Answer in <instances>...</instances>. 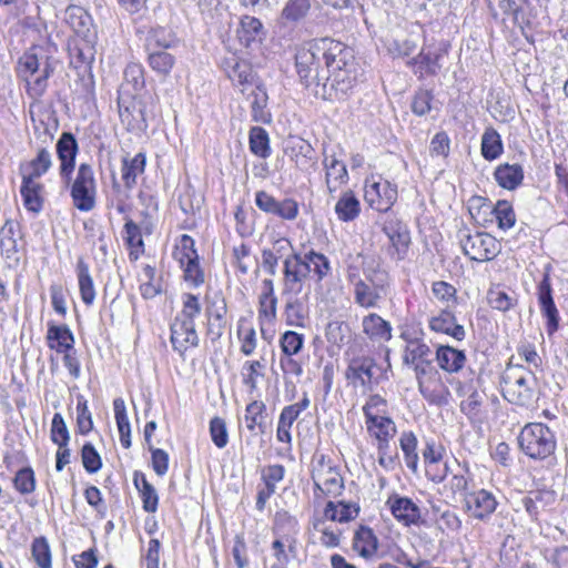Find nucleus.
I'll return each mask as SVG.
<instances>
[{
  "mask_svg": "<svg viewBox=\"0 0 568 568\" xmlns=\"http://www.w3.org/2000/svg\"><path fill=\"white\" fill-rule=\"evenodd\" d=\"M440 53L437 52H425L422 50L416 57L410 59L407 64L413 68L415 74H419L420 78L425 75H435L442 69L439 60Z\"/></svg>",
  "mask_w": 568,
  "mask_h": 568,
  "instance_id": "26",
  "label": "nucleus"
},
{
  "mask_svg": "<svg viewBox=\"0 0 568 568\" xmlns=\"http://www.w3.org/2000/svg\"><path fill=\"white\" fill-rule=\"evenodd\" d=\"M436 359L442 369L448 373H456L463 368L466 356L463 351L442 345L436 351Z\"/></svg>",
  "mask_w": 568,
  "mask_h": 568,
  "instance_id": "30",
  "label": "nucleus"
},
{
  "mask_svg": "<svg viewBox=\"0 0 568 568\" xmlns=\"http://www.w3.org/2000/svg\"><path fill=\"white\" fill-rule=\"evenodd\" d=\"M225 71L229 79L237 84L248 83L252 78V69L246 61L231 58L225 62Z\"/></svg>",
  "mask_w": 568,
  "mask_h": 568,
  "instance_id": "47",
  "label": "nucleus"
},
{
  "mask_svg": "<svg viewBox=\"0 0 568 568\" xmlns=\"http://www.w3.org/2000/svg\"><path fill=\"white\" fill-rule=\"evenodd\" d=\"M331 272V262L323 253H290L283 260V294H301L307 278L320 283Z\"/></svg>",
  "mask_w": 568,
  "mask_h": 568,
  "instance_id": "2",
  "label": "nucleus"
},
{
  "mask_svg": "<svg viewBox=\"0 0 568 568\" xmlns=\"http://www.w3.org/2000/svg\"><path fill=\"white\" fill-rule=\"evenodd\" d=\"M312 479L315 489L323 496H337L344 488V480L338 468L325 462L323 457L314 466Z\"/></svg>",
  "mask_w": 568,
  "mask_h": 568,
  "instance_id": "11",
  "label": "nucleus"
},
{
  "mask_svg": "<svg viewBox=\"0 0 568 568\" xmlns=\"http://www.w3.org/2000/svg\"><path fill=\"white\" fill-rule=\"evenodd\" d=\"M13 229L14 224L12 222H6L0 232V247L7 258L19 261L17 256L19 252L18 241L13 237Z\"/></svg>",
  "mask_w": 568,
  "mask_h": 568,
  "instance_id": "50",
  "label": "nucleus"
},
{
  "mask_svg": "<svg viewBox=\"0 0 568 568\" xmlns=\"http://www.w3.org/2000/svg\"><path fill=\"white\" fill-rule=\"evenodd\" d=\"M487 298L489 305L493 308L498 310L500 312L509 311L517 303V300L515 297L508 295L506 292L499 288L489 290Z\"/></svg>",
  "mask_w": 568,
  "mask_h": 568,
  "instance_id": "57",
  "label": "nucleus"
},
{
  "mask_svg": "<svg viewBox=\"0 0 568 568\" xmlns=\"http://www.w3.org/2000/svg\"><path fill=\"white\" fill-rule=\"evenodd\" d=\"M460 245L464 254L476 262L491 261L499 253L497 240L488 233L466 234Z\"/></svg>",
  "mask_w": 568,
  "mask_h": 568,
  "instance_id": "10",
  "label": "nucleus"
},
{
  "mask_svg": "<svg viewBox=\"0 0 568 568\" xmlns=\"http://www.w3.org/2000/svg\"><path fill=\"white\" fill-rule=\"evenodd\" d=\"M301 81L323 100H343L357 79L353 50L331 38L311 40L295 53Z\"/></svg>",
  "mask_w": 568,
  "mask_h": 568,
  "instance_id": "1",
  "label": "nucleus"
},
{
  "mask_svg": "<svg viewBox=\"0 0 568 568\" xmlns=\"http://www.w3.org/2000/svg\"><path fill=\"white\" fill-rule=\"evenodd\" d=\"M386 505L396 520L404 526L417 525L420 520L419 507L408 497L393 495L388 497Z\"/></svg>",
  "mask_w": 568,
  "mask_h": 568,
  "instance_id": "18",
  "label": "nucleus"
},
{
  "mask_svg": "<svg viewBox=\"0 0 568 568\" xmlns=\"http://www.w3.org/2000/svg\"><path fill=\"white\" fill-rule=\"evenodd\" d=\"M493 213L497 220L498 227L500 230H509L511 229L516 223V214L507 201H498L495 205Z\"/></svg>",
  "mask_w": 568,
  "mask_h": 568,
  "instance_id": "54",
  "label": "nucleus"
},
{
  "mask_svg": "<svg viewBox=\"0 0 568 568\" xmlns=\"http://www.w3.org/2000/svg\"><path fill=\"white\" fill-rule=\"evenodd\" d=\"M75 272L81 300L87 306H91L94 303L97 292L89 265L82 257L78 260Z\"/></svg>",
  "mask_w": 568,
  "mask_h": 568,
  "instance_id": "29",
  "label": "nucleus"
},
{
  "mask_svg": "<svg viewBox=\"0 0 568 568\" xmlns=\"http://www.w3.org/2000/svg\"><path fill=\"white\" fill-rule=\"evenodd\" d=\"M311 9V0H287L282 9L280 23L295 24L302 21Z\"/></svg>",
  "mask_w": 568,
  "mask_h": 568,
  "instance_id": "35",
  "label": "nucleus"
},
{
  "mask_svg": "<svg viewBox=\"0 0 568 568\" xmlns=\"http://www.w3.org/2000/svg\"><path fill=\"white\" fill-rule=\"evenodd\" d=\"M417 443V437L413 432H403L399 437V446L404 454L405 464L413 473H417L418 469Z\"/></svg>",
  "mask_w": 568,
  "mask_h": 568,
  "instance_id": "41",
  "label": "nucleus"
},
{
  "mask_svg": "<svg viewBox=\"0 0 568 568\" xmlns=\"http://www.w3.org/2000/svg\"><path fill=\"white\" fill-rule=\"evenodd\" d=\"M463 504L466 514L480 521L488 520L498 506L496 496L484 488L466 493Z\"/></svg>",
  "mask_w": 568,
  "mask_h": 568,
  "instance_id": "12",
  "label": "nucleus"
},
{
  "mask_svg": "<svg viewBox=\"0 0 568 568\" xmlns=\"http://www.w3.org/2000/svg\"><path fill=\"white\" fill-rule=\"evenodd\" d=\"M183 308L171 324V343L173 348L183 354L190 347L199 345L194 320L201 313L197 296L185 293L182 296Z\"/></svg>",
  "mask_w": 568,
  "mask_h": 568,
  "instance_id": "4",
  "label": "nucleus"
},
{
  "mask_svg": "<svg viewBox=\"0 0 568 568\" xmlns=\"http://www.w3.org/2000/svg\"><path fill=\"white\" fill-rule=\"evenodd\" d=\"M82 464L90 474L97 473L102 466L101 457L91 443H87L81 452Z\"/></svg>",
  "mask_w": 568,
  "mask_h": 568,
  "instance_id": "63",
  "label": "nucleus"
},
{
  "mask_svg": "<svg viewBox=\"0 0 568 568\" xmlns=\"http://www.w3.org/2000/svg\"><path fill=\"white\" fill-rule=\"evenodd\" d=\"M58 60L42 48H31L18 62V73L27 82L31 98H40L47 90L48 79L53 74Z\"/></svg>",
  "mask_w": 568,
  "mask_h": 568,
  "instance_id": "3",
  "label": "nucleus"
},
{
  "mask_svg": "<svg viewBox=\"0 0 568 568\" xmlns=\"http://www.w3.org/2000/svg\"><path fill=\"white\" fill-rule=\"evenodd\" d=\"M365 427L368 436L374 442L379 439L394 438L397 433L395 422L389 416L372 422H366Z\"/></svg>",
  "mask_w": 568,
  "mask_h": 568,
  "instance_id": "42",
  "label": "nucleus"
},
{
  "mask_svg": "<svg viewBox=\"0 0 568 568\" xmlns=\"http://www.w3.org/2000/svg\"><path fill=\"white\" fill-rule=\"evenodd\" d=\"M78 153V142L70 132H63L57 143V154L60 160V175L64 180H70L74 170L75 155Z\"/></svg>",
  "mask_w": 568,
  "mask_h": 568,
  "instance_id": "19",
  "label": "nucleus"
},
{
  "mask_svg": "<svg viewBox=\"0 0 568 568\" xmlns=\"http://www.w3.org/2000/svg\"><path fill=\"white\" fill-rule=\"evenodd\" d=\"M148 61L153 71L168 75L175 63V58L166 50H156L148 51Z\"/></svg>",
  "mask_w": 568,
  "mask_h": 568,
  "instance_id": "49",
  "label": "nucleus"
},
{
  "mask_svg": "<svg viewBox=\"0 0 568 568\" xmlns=\"http://www.w3.org/2000/svg\"><path fill=\"white\" fill-rule=\"evenodd\" d=\"M535 372L525 371L523 366H517L514 371L507 374L506 384V398L516 405L528 406L532 403L535 392L530 386L535 382Z\"/></svg>",
  "mask_w": 568,
  "mask_h": 568,
  "instance_id": "9",
  "label": "nucleus"
},
{
  "mask_svg": "<svg viewBox=\"0 0 568 568\" xmlns=\"http://www.w3.org/2000/svg\"><path fill=\"white\" fill-rule=\"evenodd\" d=\"M537 295L540 312L547 318V333L551 335L559 327L560 316L552 298V288L548 273L544 274L542 280L538 284Z\"/></svg>",
  "mask_w": 568,
  "mask_h": 568,
  "instance_id": "16",
  "label": "nucleus"
},
{
  "mask_svg": "<svg viewBox=\"0 0 568 568\" xmlns=\"http://www.w3.org/2000/svg\"><path fill=\"white\" fill-rule=\"evenodd\" d=\"M32 558L40 568H51V551L48 540L44 537L36 538L31 546Z\"/></svg>",
  "mask_w": 568,
  "mask_h": 568,
  "instance_id": "56",
  "label": "nucleus"
},
{
  "mask_svg": "<svg viewBox=\"0 0 568 568\" xmlns=\"http://www.w3.org/2000/svg\"><path fill=\"white\" fill-rule=\"evenodd\" d=\"M323 166L325 170V182L328 192H336L348 181V172L343 161L333 154L324 152Z\"/></svg>",
  "mask_w": 568,
  "mask_h": 568,
  "instance_id": "20",
  "label": "nucleus"
},
{
  "mask_svg": "<svg viewBox=\"0 0 568 568\" xmlns=\"http://www.w3.org/2000/svg\"><path fill=\"white\" fill-rule=\"evenodd\" d=\"M376 369L378 368L373 358L358 356L349 361L345 376L354 386L371 389Z\"/></svg>",
  "mask_w": 568,
  "mask_h": 568,
  "instance_id": "17",
  "label": "nucleus"
},
{
  "mask_svg": "<svg viewBox=\"0 0 568 568\" xmlns=\"http://www.w3.org/2000/svg\"><path fill=\"white\" fill-rule=\"evenodd\" d=\"M72 204L81 212H90L95 207L97 181L93 169L88 163H81L75 179L70 187Z\"/></svg>",
  "mask_w": 568,
  "mask_h": 568,
  "instance_id": "7",
  "label": "nucleus"
},
{
  "mask_svg": "<svg viewBox=\"0 0 568 568\" xmlns=\"http://www.w3.org/2000/svg\"><path fill=\"white\" fill-rule=\"evenodd\" d=\"M417 45V40L413 38L395 39L387 44V51L393 58H403L410 55Z\"/></svg>",
  "mask_w": 568,
  "mask_h": 568,
  "instance_id": "58",
  "label": "nucleus"
},
{
  "mask_svg": "<svg viewBox=\"0 0 568 568\" xmlns=\"http://www.w3.org/2000/svg\"><path fill=\"white\" fill-rule=\"evenodd\" d=\"M145 155L136 153L133 158H123L122 161V180L128 189H132L136 184V178L144 172Z\"/></svg>",
  "mask_w": 568,
  "mask_h": 568,
  "instance_id": "36",
  "label": "nucleus"
},
{
  "mask_svg": "<svg viewBox=\"0 0 568 568\" xmlns=\"http://www.w3.org/2000/svg\"><path fill=\"white\" fill-rule=\"evenodd\" d=\"M237 337L241 343V352L245 356L252 355L257 346L256 331L254 326L244 318L239 321Z\"/></svg>",
  "mask_w": 568,
  "mask_h": 568,
  "instance_id": "45",
  "label": "nucleus"
},
{
  "mask_svg": "<svg viewBox=\"0 0 568 568\" xmlns=\"http://www.w3.org/2000/svg\"><path fill=\"white\" fill-rule=\"evenodd\" d=\"M365 277L349 272L347 278L353 285L354 301L364 308H374L382 298L386 274L382 271H365Z\"/></svg>",
  "mask_w": 568,
  "mask_h": 568,
  "instance_id": "6",
  "label": "nucleus"
},
{
  "mask_svg": "<svg viewBox=\"0 0 568 568\" xmlns=\"http://www.w3.org/2000/svg\"><path fill=\"white\" fill-rule=\"evenodd\" d=\"M364 422L385 418L388 416L387 400L379 394L369 395L362 407Z\"/></svg>",
  "mask_w": 568,
  "mask_h": 568,
  "instance_id": "43",
  "label": "nucleus"
},
{
  "mask_svg": "<svg viewBox=\"0 0 568 568\" xmlns=\"http://www.w3.org/2000/svg\"><path fill=\"white\" fill-rule=\"evenodd\" d=\"M521 452L532 459L542 460L556 450V437L551 429L542 423H528L518 436Z\"/></svg>",
  "mask_w": 568,
  "mask_h": 568,
  "instance_id": "5",
  "label": "nucleus"
},
{
  "mask_svg": "<svg viewBox=\"0 0 568 568\" xmlns=\"http://www.w3.org/2000/svg\"><path fill=\"white\" fill-rule=\"evenodd\" d=\"M413 365L422 395L433 404H445L448 392L440 382L437 371L432 365V361L416 362Z\"/></svg>",
  "mask_w": 568,
  "mask_h": 568,
  "instance_id": "8",
  "label": "nucleus"
},
{
  "mask_svg": "<svg viewBox=\"0 0 568 568\" xmlns=\"http://www.w3.org/2000/svg\"><path fill=\"white\" fill-rule=\"evenodd\" d=\"M52 164L51 152L45 146H38L36 149V155L21 164V175L39 179L50 170Z\"/></svg>",
  "mask_w": 568,
  "mask_h": 568,
  "instance_id": "23",
  "label": "nucleus"
},
{
  "mask_svg": "<svg viewBox=\"0 0 568 568\" xmlns=\"http://www.w3.org/2000/svg\"><path fill=\"white\" fill-rule=\"evenodd\" d=\"M77 413V425L79 432L83 435L88 434L93 427L92 415L89 410L87 399L81 395L78 396Z\"/></svg>",
  "mask_w": 568,
  "mask_h": 568,
  "instance_id": "61",
  "label": "nucleus"
},
{
  "mask_svg": "<svg viewBox=\"0 0 568 568\" xmlns=\"http://www.w3.org/2000/svg\"><path fill=\"white\" fill-rule=\"evenodd\" d=\"M286 296L285 317L290 326L305 327L308 318L307 297L300 294H283Z\"/></svg>",
  "mask_w": 568,
  "mask_h": 568,
  "instance_id": "22",
  "label": "nucleus"
},
{
  "mask_svg": "<svg viewBox=\"0 0 568 568\" xmlns=\"http://www.w3.org/2000/svg\"><path fill=\"white\" fill-rule=\"evenodd\" d=\"M47 345L50 349L57 353H64L67 351H73L74 348V336L68 325H57L54 323H48L47 331Z\"/></svg>",
  "mask_w": 568,
  "mask_h": 568,
  "instance_id": "21",
  "label": "nucleus"
},
{
  "mask_svg": "<svg viewBox=\"0 0 568 568\" xmlns=\"http://www.w3.org/2000/svg\"><path fill=\"white\" fill-rule=\"evenodd\" d=\"M358 511L359 508L354 504L341 501L335 505L333 501H329L324 509V517L332 521L347 523L356 518Z\"/></svg>",
  "mask_w": 568,
  "mask_h": 568,
  "instance_id": "39",
  "label": "nucleus"
},
{
  "mask_svg": "<svg viewBox=\"0 0 568 568\" xmlns=\"http://www.w3.org/2000/svg\"><path fill=\"white\" fill-rule=\"evenodd\" d=\"M503 153V143L500 135L494 129H487L481 136V154L493 161Z\"/></svg>",
  "mask_w": 568,
  "mask_h": 568,
  "instance_id": "48",
  "label": "nucleus"
},
{
  "mask_svg": "<svg viewBox=\"0 0 568 568\" xmlns=\"http://www.w3.org/2000/svg\"><path fill=\"white\" fill-rule=\"evenodd\" d=\"M443 447L435 445L434 442H428L423 450L426 475L434 483L443 481L448 474L447 464H444L442 473H433V467H436L443 458Z\"/></svg>",
  "mask_w": 568,
  "mask_h": 568,
  "instance_id": "27",
  "label": "nucleus"
},
{
  "mask_svg": "<svg viewBox=\"0 0 568 568\" xmlns=\"http://www.w3.org/2000/svg\"><path fill=\"white\" fill-rule=\"evenodd\" d=\"M265 408H266L265 404L261 400H253L252 403H250L246 406L244 420L246 423V428L251 433H254L256 427L263 428V424H264L263 413H264ZM261 432L263 433V429H261Z\"/></svg>",
  "mask_w": 568,
  "mask_h": 568,
  "instance_id": "52",
  "label": "nucleus"
},
{
  "mask_svg": "<svg viewBox=\"0 0 568 568\" xmlns=\"http://www.w3.org/2000/svg\"><path fill=\"white\" fill-rule=\"evenodd\" d=\"M250 151L262 159H267L271 155L270 136L265 129L261 126H253L248 134Z\"/></svg>",
  "mask_w": 568,
  "mask_h": 568,
  "instance_id": "40",
  "label": "nucleus"
},
{
  "mask_svg": "<svg viewBox=\"0 0 568 568\" xmlns=\"http://www.w3.org/2000/svg\"><path fill=\"white\" fill-rule=\"evenodd\" d=\"M365 200L378 212H387L397 200V189L387 180L366 181Z\"/></svg>",
  "mask_w": 568,
  "mask_h": 568,
  "instance_id": "13",
  "label": "nucleus"
},
{
  "mask_svg": "<svg viewBox=\"0 0 568 568\" xmlns=\"http://www.w3.org/2000/svg\"><path fill=\"white\" fill-rule=\"evenodd\" d=\"M250 97L252 98V118L255 122L267 123L271 121V114L266 111L267 94L266 91L260 87L252 90Z\"/></svg>",
  "mask_w": 568,
  "mask_h": 568,
  "instance_id": "46",
  "label": "nucleus"
},
{
  "mask_svg": "<svg viewBox=\"0 0 568 568\" xmlns=\"http://www.w3.org/2000/svg\"><path fill=\"white\" fill-rule=\"evenodd\" d=\"M239 40L246 47L252 42L260 40L263 33L262 22L251 16H244L241 19L240 27L236 31Z\"/></svg>",
  "mask_w": 568,
  "mask_h": 568,
  "instance_id": "37",
  "label": "nucleus"
},
{
  "mask_svg": "<svg viewBox=\"0 0 568 568\" xmlns=\"http://www.w3.org/2000/svg\"><path fill=\"white\" fill-rule=\"evenodd\" d=\"M211 439L217 448H224L229 443L226 423L223 418L215 416L210 422Z\"/></svg>",
  "mask_w": 568,
  "mask_h": 568,
  "instance_id": "60",
  "label": "nucleus"
},
{
  "mask_svg": "<svg viewBox=\"0 0 568 568\" xmlns=\"http://www.w3.org/2000/svg\"><path fill=\"white\" fill-rule=\"evenodd\" d=\"M349 326L342 321H332L325 328L327 342L335 346H342L349 337Z\"/></svg>",
  "mask_w": 568,
  "mask_h": 568,
  "instance_id": "53",
  "label": "nucleus"
},
{
  "mask_svg": "<svg viewBox=\"0 0 568 568\" xmlns=\"http://www.w3.org/2000/svg\"><path fill=\"white\" fill-rule=\"evenodd\" d=\"M282 356L297 355L304 346V335L295 331H286L280 337Z\"/></svg>",
  "mask_w": 568,
  "mask_h": 568,
  "instance_id": "51",
  "label": "nucleus"
},
{
  "mask_svg": "<svg viewBox=\"0 0 568 568\" xmlns=\"http://www.w3.org/2000/svg\"><path fill=\"white\" fill-rule=\"evenodd\" d=\"M403 339L406 342L404 351V363L415 364L416 362L430 359L432 351L429 346L409 332L402 333Z\"/></svg>",
  "mask_w": 568,
  "mask_h": 568,
  "instance_id": "25",
  "label": "nucleus"
},
{
  "mask_svg": "<svg viewBox=\"0 0 568 568\" xmlns=\"http://www.w3.org/2000/svg\"><path fill=\"white\" fill-rule=\"evenodd\" d=\"M175 258L180 262L181 266L184 265L185 260L197 258V253L194 248V240L187 235L183 234L180 239V242L174 252Z\"/></svg>",
  "mask_w": 568,
  "mask_h": 568,
  "instance_id": "62",
  "label": "nucleus"
},
{
  "mask_svg": "<svg viewBox=\"0 0 568 568\" xmlns=\"http://www.w3.org/2000/svg\"><path fill=\"white\" fill-rule=\"evenodd\" d=\"M255 204L261 211L283 220L292 221L298 215V204L295 200L287 197L278 201L265 191L256 192Z\"/></svg>",
  "mask_w": 568,
  "mask_h": 568,
  "instance_id": "15",
  "label": "nucleus"
},
{
  "mask_svg": "<svg viewBox=\"0 0 568 568\" xmlns=\"http://www.w3.org/2000/svg\"><path fill=\"white\" fill-rule=\"evenodd\" d=\"M43 185L38 182V179L31 176H22L21 196L23 199L24 206L32 212H39L42 207L41 192Z\"/></svg>",
  "mask_w": 568,
  "mask_h": 568,
  "instance_id": "31",
  "label": "nucleus"
},
{
  "mask_svg": "<svg viewBox=\"0 0 568 568\" xmlns=\"http://www.w3.org/2000/svg\"><path fill=\"white\" fill-rule=\"evenodd\" d=\"M429 327L434 332L447 334L457 341H463L465 338L464 326L457 324L455 315L447 310H444L438 315L433 316L429 320Z\"/></svg>",
  "mask_w": 568,
  "mask_h": 568,
  "instance_id": "24",
  "label": "nucleus"
},
{
  "mask_svg": "<svg viewBox=\"0 0 568 568\" xmlns=\"http://www.w3.org/2000/svg\"><path fill=\"white\" fill-rule=\"evenodd\" d=\"M113 408L121 444L124 448H129L131 446V428L124 400L115 398L113 400Z\"/></svg>",
  "mask_w": 568,
  "mask_h": 568,
  "instance_id": "44",
  "label": "nucleus"
},
{
  "mask_svg": "<svg viewBox=\"0 0 568 568\" xmlns=\"http://www.w3.org/2000/svg\"><path fill=\"white\" fill-rule=\"evenodd\" d=\"M378 547V539L373 529L361 526L353 538V549L364 558H371Z\"/></svg>",
  "mask_w": 568,
  "mask_h": 568,
  "instance_id": "32",
  "label": "nucleus"
},
{
  "mask_svg": "<svg viewBox=\"0 0 568 568\" xmlns=\"http://www.w3.org/2000/svg\"><path fill=\"white\" fill-rule=\"evenodd\" d=\"M313 528L321 534L320 544L322 546L326 548H335L339 546L341 531L326 526L324 519H314Z\"/></svg>",
  "mask_w": 568,
  "mask_h": 568,
  "instance_id": "55",
  "label": "nucleus"
},
{
  "mask_svg": "<svg viewBox=\"0 0 568 568\" xmlns=\"http://www.w3.org/2000/svg\"><path fill=\"white\" fill-rule=\"evenodd\" d=\"M284 153L304 173H310L316 166L315 150L308 141L300 136H290L285 141Z\"/></svg>",
  "mask_w": 568,
  "mask_h": 568,
  "instance_id": "14",
  "label": "nucleus"
},
{
  "mask_svg": "<svg viewBox=\"0 0 568 568\" xmlns=\"http://www.w3.org/2000/svg\"><path fill=\"white\" fill-rule=\"evenodd\" d=\"M363 331L372 339L389 341L392 338V326L389 322L379 315L371 313L363 318Z\"/></svg>",
  "mask_w": 568,
  "mask_h": 568,
  "instance_id": "33",
  "label": "nucleus"
},
{
  "mask_svg": "<svg viewBox=\"0 0 568 568\" xmlns=\"http://www.w3.org/2000/svg\"><path fill=\"white\" fill-rule=\"evenodd\" d=\"M334 210L341 221L352 222L361 213V203L354 192L348 190L341 195Z\"/></svg>",
  "mask_w": 568,
  "mask_h": 568,
  "instance_id": "34",
  "label": "nucleus"
},
{
  "mask_svg": "<svg viewBox=\"0 0 568 568\" xmlns=\"http://www.w3.org/2000/svg\"><path fill=\"white\" fill-rule=\"evenodd\" d=\"M494 176L498 185L503 189L515 190L524 180V171L521 165L517 163H504L496 168Z\"/></svg>",
  "mask_w": 568,
  "mask_h": 568,
  "instance_id": "28",
  "label": "nucleus"
},
{
  "mask_svg": "<svg viewBox=\"0 0 568 568\" xmlns=\"http://www.w3.org/2000/svg\"><path fill=\"white\" fill-rule=\"evenodd\" d=\"M178 40L165 28L159 27L150 30L148 37L145 39V49L146 51H161L173 48L176 44Z\"/></svg>",
  "mask_w": 568,
  "mask_h": 568,
  "instance_id": "38",
  "label": "nucleus"
},
{
  "mask_svg": "<svg viewBox=\"0 0 568 568\" xmlns=\"http://www.w3.org/2000/svg\"><path fill=\"white\" fill-rule=\"evenodd\" d=\"M14 488L22 495H28L36 489V478L32 468L26 467L20 469L13 479Z\"/></svg>",
  "mask_w": 568,
  "mask_h": 568,
  "instance_id": "59",
  "label": "nucleus"
},
{
  "mask_svg": "<svg viewBox=\"0 0 568 568\" xmlns=\"http://www.w3.org/2000/svg\"><path fill=\"white\" fill-rule=\"evenodd\" d=\"M69 432L61 414H54L51 423V439L58 446H68Z\"/></svg>",
  "mask_w": 568,
  "mask_h": 568,
  "instance_id": "64",
  "label": "nucleus"
}]
</instances>
